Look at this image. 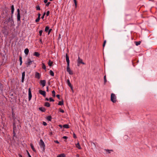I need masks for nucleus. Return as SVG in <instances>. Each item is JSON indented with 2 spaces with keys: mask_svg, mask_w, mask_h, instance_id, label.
<instances>
[{
  "mask_svg": "<svg viewBox=\"0 0 157 157\" xmlns=\"http://www.w3.org/2000/svg\"><path fill=\"white\" fill-rule=\"evenodd\" d=\"M13 126V137L12 138V140L14 142H16L18 141V138H17L16 136V133L17 132V126Z\"/></svg>",
  "mask_w": 157,
  "mask_h": 157,
  "instance_id": "nucleus-1",
  "label": "nucleus"
},
{
  "mask_svg": "<svg viewBox=\"0 0 157 157\" xmlns=\"http://www.w3.org/2000/svg\"><path fill=\"white\" fill-rule=\"evenodd\" d=\"M13 17H11V16L8 19H6L4 23L5 24H7L8 22H10L11 25H12L14 24V21L13 19Z\"/></svg>",
  "mask_w": 157,
  "mask_h": 157,
  "instance_id": "nucleus-2",
  "label": "nucleus"
},
{
  "mask_svg": "<svg viewBox=\"0 0 157 157\" xmlns=\"http://www.w3.org/2000/svg\"><path fill=\"white\" fill-rule=\"evenodd\" d=\"M13 121V126H17V127H18V125H20V124H21V122L20 121L19 118H18L17 119H16L15 120H13L12 121Z\"/></svg>",
  "mask_w": 157,
  "mask_h": 157,
  "instance_id": "nucleus-3",
  "label": "nucleus"
},
{
  "mask_svg": "<svg viewBox=\"0 0 157 157\" xmlns=\"http://www.w3.org/2000/svg\"><path fill=\"white\" fill-rule=\"evenodd\" d=\"M39 145L40 146V147L41 148H42V151H44L45 149V145L44 142L42 139H40V140Z\"/></svg>",
  "mask_w": 157,
  "mask_h": 157,
  "instance_id": "nucleus-4",
  "label": "nucleus"
},
{
  "mask_svg": "<svg viewBox=\"0 0 157 157\" xmlns=\"http://www.w3.org/2000/svg\"><path fill=\"white\" fill-rule=\"evenodd\" d=\"M111 101L113 103H115L116 102V97L114 94L112 93L111 94Z\"/></svg>",
  "mask_w": 157,
  "mask_h": 157,
  "instance_id": "nucleus-5",
  "label": "nucleus"
},
{
  "mask_svg": "<svg viewBox=\"0 0 157 157\" xmlns=\"http://www.w3.org/2000/svg\"><path fill=\"white\" fill-rule=\"evenodd\" d=\"M17 21L18 22H21V16L20 14V10L19 9H18L17 10Z\"/></svg>",
  "mask_w": 157,
  "mask_h": 157,
  "instance_id": "nucleus-6",
  "label": "nucleus"
},
{
  "mask_svg": "<svg viewBox=\"0 0 157 157\" xmlns=\"http://www.w3.org/2000/svg\"><path fill=\"white\" fill-rule=\"evenodd\" d=\"M81 64H85V63L83 62L82 59H80V57L78 56L77 59V66H80Z\"/></svg>",
  "mask_w": 157,
  "mask_h": 157,
  "instance_id": "nucleus-7",
  "label": "nucleus"
},
{
  "mask_svg": "<svg viewBox=\"0 0 157 157\" xmlns=\"http://www.w3.org/2000/svg\"><path fill=\"white\" fill-rule=\"evenodd\" d=\"M40 84L42 87H44L46 85V81L45 80H40Z\"/></svg>",
  "mask_w": 157,
  "mask_h": 157,
  "instance_id": "nucleus-8",
  "label": "nucleus"
},
{
  "mask_svg": "<svg viewBox=\"0 0 157 157\" xmlns=\"http://www.w3.org/2000/svg\"><path fill=\"white\" fill-rule=\"evenodd\" d=\"M67 71L70 75H72L73 74V71L71 70L69 65H67Z\"/></svg>",
  "mask_w": 157,
  "mask_h": 157,
  "instance_id": "nucleus-9",
  "label": "nucleus"
},
{
  "mask_svg": "<svg viewBox=\"0 0 157 157\" xmlns=\"http://www.w3.org/2000/svg\"><path fill=\"white\" fill-rule=\"evenodd\" d=\"M11 117V119L12 121L15 120L17 119L15 116V114L13 112V109H12Z\"/></svg>",
  "mask_w": 157,
  "mask_h": 157,
  "instance_id": "nucleus-10",
  "label": "nucleus"
},
{
  "mask_svg": "<svg viewBox=\"0 0 157 157\" xmlns=\"http://www.w3.org/2000/svg\"><path fill=\"white\" fill-rule=\"evenodd\" d=\"M29 100L30 101L31 99L32 95L31 93V89L29 88L28 89Z\"/></svg>",
  "mask_w": 157,
  "mask_h": 157,
  "instance_id": "nucleus-11",
  "label": "nucleus"
},
{
  "mask_svg": "<svg viewBox=\"0 0 157 157\" xmlns=\"http://www.w3.org/2000/svg\"><path fill=\"white\" fill-rule=\"evenodd\" d=\"M39 94L42 95L44 97H45L46 95V93L45 91L42 90H40L39 91Z\"/></svg>",
  "mask_w": 157,
  "mask_h": 157,
  "instance_id": "nucleus-12",
  "label": "nucleus"
},
{
  "mask_svg": "<svg viewBox=\"0 0 157 157\" xmlns=\"http://www.w3.org/2000/svg\"><path fill=\"white\" fill-rule=\"evenodd\" d=\"M66 61L67 63V65H70V60L69 59V57L67 53H66Z\"/></svg>",
  "mask_w": 157,
  "mask_h": 157,
  "instance_id": "nucleus-13",
  "label": "nucleus"
},
{
  "mask_svg": "<svg viewBox=\"0 0 157 157\" xmlns=\"http://www.w3.org/2000/svg\"><path fill=\"white\" fill-rule=\"evenodd\" d=\"M11 17H13V14L14 13V6L13 5H12L11 6Z\"/></svg>",
  "mask_w": 157,
  "mask_h": 157,
  "instance_id": "nucleus-14",
  "label": "nucleus"
},
{
  "mask_svg": "<svg viewBox=\"0 0 157 157\" xmlns=\"http://www.w3.org/2000/svg\"><path fill=\"white\" fill-rule=\"evenodd\" d=\"M41 75L40 74L37 72H36L35 73V78H37L38 79H39L40 78Z\"/></svg>",
  "mask_w": 157,
  "mask_h": 157,
  "instance_id": "nucleus-15",
  "label": "nucleus"
},
{
  "mask_svg": "<svg viewBox=\"0 0 157 157\" xmlns=\"http://www.w3.org/2000/svg\"><path fill=\"white\" fill-rule=\"evenodd\" d=\"M8 9L5 6L3 9V10L5 11V13H6V17H7L9 15L8 13Z\"/></svg>",
  "mask_w": 157,
  "mask_h": 157,
  "instance_id": "nucleus-16",
  "label": "nucleus"
},
{
  "mask_svg": "<svg viewBox=\"0 0 157 157\" xmlns=\"http://www.w3.org/2000/svg\"><path fill=\"white\" fill-rule=\"evenodd\" d=\"M30 146H31V147L33 151L35 152L36 153V149L34 148L33 144L32 143H31L30 144Z\"/></svg>",
  "mask_w": 157,
  "mask_h": 157,
  "instance_id": "nucleus-17",
  "label": "nucleus"
},
{
  "mask_svg": "<svg viewBox=\"0 0 157 157\" xmlns=\"http://www.w3.org/2000/svg\"><path fill=\"white\" fill-rule=\"evenodd\" d=\"M39 109L42 112H45L46 110L45 108L44 107H40L39 108Z\"/></svg>",
  "mask_w": 157,
  "mask_h": 157,
  "instance_id": "nucleus-18",
  "label": "nucleus"
},
{
  "mask_svg": "<svg viewBox=\"0 0 157 157\" xmlns=\"http://www.w3.org/2000/svg\"><path fill=\"white\" fill-rule=\"evenodd\" d=\"M2 33L3 34L6 35V36H7L8 34V32L6 29H4V30H3Z\"/></svg>",
  "mask_w": 157,
  "mask_h": 157,
  "instance_id": "nucleus-19",
  "label": "nucleus"
},
{
  "mask_svg": "<svg viewBox=\"0 0 157 157\" xmlns=\"http://www.w3.org/2000/svg\"><path fill=\"white\" fill-rule=\"evenodd\" d=\"M3 86L2 84L0 83V91L1 92H2L3 91Z\"/></svg>",
  "mask_w": 157,
  "mask_h": 157,
  "instance_id": "nucleus-20",
  "label": "nucleus"
},
{
  "mask_svg": "<svg viewBox=\"0 0 157 157\" xmlns=\"http://www.w3.org/2000/svg\"><path fill=\"white\" fill-rule=\"evenodd\" d=\"M64 104V101L63 99H62L61 101H59L58 103V105H62Z\"/></svg>",
  "mask_w": 157,
  "mask_h": 157,
  "instance_id": "nucleus-21",
  "label": "nucleus"
},
{
  "mask_svg": "<svg viewBox=\"0 0 157 157\" xmlns=\"http://www.w3.org/2000/svg\"><path fill=\"white\" fill-rule=\"evenodd\" d=\"M29 52V50L28 48H26L25 49L24 52L26 55L27 56L28 55Z\"/></svg>",
  "mask_w": 157,
  "mask_h": 157,
  "instance_id": "nucleus-22",
  "label": "nucleus"
},
{
  "mask_svg": "<svg viewBox=\"0 0 157 157\" xmlns=\"http://www.w3.org/2000/svg\"><path fill=\"white\" fill-rule=\"evenodd\" d=\"M75 146L76 147L78 148L79 149H81L82 148L81 147L80 144L79 142H78L77 144H75Z\"/></svg>",
  "mask_w": 157,
  "mask_h": 157,
  "instance_id": "nucleus-23",
  "label": "nucleus"
},
{
  "mask_svg": "<svg viewBox=\"0 0 157 157\" xmlns=\"http://www.w3.org/2000/svg\"><path fill=\"white\" fill-rule=\"evenodd\" d=\"M48 64L49 66L51 67L53 65V62L51 61L50 60H49L48 62Z\"/></svg>",
  "mask_w": 157,
  "mask_h": 157,
  "instance_id": "nucleus-24",
  "label": "nucleus"
},
{
  "mask_svg": "<svg viewBox=\"0 0 157 157\" xmlns=\"http://www.w3.org/2000/svg\"><path fill=\"white\" fill-rule=\"evenodd\" d=\"M44 106L48 107H50V104L48 102H45L44 104Z\"/></svg>",
  "mask_w": 157,
  "mask_h": 157,
  "instance_id": "nucleus-25",
  "label": "nucleus"
},
{
  "mask_svg": "<svg viewBox=\"0 0 157 157\" xmlns=\"http://www.w3.org/2000/svg\"><path fill=\"white\" fill-rule=\"evenodd\" d=\"M40 54L37 52H35L33 53V55L36 57H39L40 56Z\"/></svg>",
  "mask_w": 157,
  "mask_h": 157,
  "instance_id": "nucleus-26",
  "label": "nucleus"
},
{
  "mask_svg": "<svg viewBox=\"0 0 157 157\" xmlns=\"http://www.w3.org/2000/svg\"><path fill=\"white\" fill-rule=\"evenodd\" d=\"M42 68L44 70H45V71H46V66H45V64L42 62Z\"/></svg>",
  "mask_w": 157,
  "mask_h": 157,
  "instance_id": "nucleus-27",
  "label": "nucleus"
},
{
  "mask_svg": "<svg viewBox=\"0 0 157 157\" xmlns=\"http://www.w3.org/2000/svg\"><path fill=\"white\" fill-rule=\"evenodd\" d=\"M46 119L49 121H51L52 119V116H49L46 117Z\"/></svg>",
  "mask_w": 157,
  "mask_h": 157,
  "instance_id": "nucleus-28",
  "label": "nucleus"
},
{
  "mask_svg": "<svg viewBox=\"0 0 157 157\" xmlns=\"http://www.w3.org/2000/svg\"><path fill=\"white\" fill-rule=\"evenodd\" d=\"M19 61L20 62V66H21V65L22 63V57L21 56H19Z\"/></svg>",
  "mask_w": 157,
  "mask_h": 157,
  "instance_id": "nucleus-29",
  "label": "nucleus"
},
{
  "mask_svg": "<svg viewBox=\"0 0 157 157\" xmlns=\"http://www.w3.org/2000/svg\"><path fill=\"white\" fill-rule=\"evenodd\" d=\"M64 128H69V125L68 124H65L63 125V126Z\"/></svg>",
  "mask_w": 157,
  "mask_h": 157,
  "instance_id": "nucleus-30",
  "label": "nucleus"
},
{
  "mask_svg": "<svg viewBox=\"0 0 157 157\" xmlns=\"http://www.w3.org/2000/svg\"><path fill=\"white\" fill-rule=\"evenodd\" d=\"M57 157H66L64 153L59 155L57 156Z\"/></svg>",
  "mask_w": 157,
  "mask_h": 157,
  "instance_id": "nucleus-31",
  "label": "nucleus"
},
{
  "mask_svg": "<svg viewBox=\"0 0 157 157\" xmlns=\"http://www.w3.org/2000/svg\"><path fill=\"white\" fill-rule=\"evenodd\" d=\"M67 84L69 86H72L70 82V80L69 79H68L67 80Z\"/></svg>",
  "mask_w": 157,
  "mask_h": 157,
  "instance_id": "nucleus-32",
  "label": "nucleus"
},
{
  "mask_svg": "<svg viewBox=\"0 0 157 157\" xmlns=\"http://www.w3.org/2000/svg\"><path fill=\"white\" fill-rule=\"evenodd\" d=\"M32 63V62H28L27 63H26V67H28Z\"/></svg>",
  "mask_w": 157,
  "mask_h": 157,
  "instance_id": "nucleus-33",
  "label": "nucleus"
},
{
  "mask_svg": "<svg viewBox=\"0 0 157 157\" xmlns=\"http://www.w3.org/2000/svg\"><path fill=\"white\" fill-rule=\"evenodd\" d=\"M49 74L51 76H54V73L51 70H50L49 71Z\"/></svg>",
  "mask_w": 157,
  "mask_h": 157,
  "instance_id": "nucleus-34",
  "label": "nucleus"
},
{
  "mask_svg": "<svg viewBox=\"0 0 157 157\" xmlns=\"http://www.w3.org/2000/svg\"><path fill=\"white\" fill-rule=\"evenodd\" d=\"M141 41H135V43L136 46H138L141 43Z\"/></svg>",
  "mask_w": 157,
  "mask_h": 157,
  "instance_id": "nucleus-35",
  "label": "nucleus"
},
{
  "mask_svg": "<svg viewBox=\"0 0 157 157\" xmlns=\"http://www.w3.org/2000/svg\"><path fill=\"white\" fill-rule=\"evenodd\" d=\"M105 150L108 153H110L111 151L113 152V150L105 149Z\"/></svg>",
  "mask_w": 157,
  "mask_h": 157,
  "instance_id": "nucleus-36",
  "label": "nucleus"
},
{
  "mask_svg": "<svg viewBox=\"0 0 157 157\" xmlns=\"http://www.w3.org/2000/svg\"><path fill=\"white\" fill-rule=\"evenodd\" d=\"M49 27L48 26H47L45 27V29L44 31L45 32H47L48 30L49 29Z\"/></svg>",
  "mask_w": 157,
  "mask_h": 157,
  "instance_id": "nucleus-37",
  "label": "nucleus"
},
{
  "mask_svg": "<svg viewBox=\"0 0 157 157\" xmlns=\"http://www.w3.org/2000/svg\"><path fill=\"white\" fill-rule=\"evenodd\" d=\"M104 84L105 85L106 84V83L107 82V80L106 78V75H105L104 77Z\"/></svg>",
  "mask_w": 157,
  "mask_h": 157,
  "instance_id": "nucleus-38",
  "label": "nucleus"
},
{
  "mask_svg": "<svg viewBox=\"0 0 157 157\" xmlns=\"http://www.w3.org/2000/svg\"><path fill=\"white\" fill-rule=\"evenodd\" d=\"M73 1L74 2L75 7V8H77V2L76 0H73Z\"/></svg>",
  "mask_w": 157,
  "mask_h": 157,
  "instance_id": "nucleus-39",
  "label": "nucleus"
},
{
  "mask_svg": "<svg viewBox=\"0 0 157 157\" xmlns=\"http://www.w3.org/2000/svg\"><path fill=\"white\" fill-rule=\"evenodd\" d=\"M55 94H56L54 90H53L52 91V96L53 97H55V96H56Z\"/></svg>",
  "mask_w": 157,
  "mask_h": 157,
  "instance_id": "nucleus-40",
  "label": "nucleus"
},
{
  "mask_svg": "<svg viewBox=\"0 0 157 157\" xmlns=\"http://www.w3.org/2000/svg\"><path fill=\"white\" fill-rule=\"evenodd\" d=\"M36 10H40V6L39 5H37L36 6Z\"/></svg>",
  "mask_w": 157,
  "mask_h": 157,
  "instance_id": "nucleus-41",
  "label": "nucleus"
},
{
  "mask_svg": "<svg viewBox=\"0 0 157 157\" xmlns=\"http://www.w3.org/2000/svg\"><path fill=\"white\" fill-rule=\"evenodd\" d=\"M25 71L23 72L22 73V78H25Z\"/></svg>",
  "mask_w": 157,
  "mask_h": 157,
  "instance_id": "nucleus-42",
  "label": "nucleus"
},
{
  "mask_svg": "<svg viewBox=\"0 0 157 157\" xmlns=\"http://www.w3.org/2000/svg\"><path fill=\"white\" fill-rule=\"evenodd\" d=\"M40 17H38L35 20V22L36 23L38 22H39L40 19Z\"/></svg>",
  "mask_w": 157,
  "mask_h": 157,
  "instance_id": "nucleus-43",
  "label": "nucleus"
},
{
  "mask_svg": "<svg viewBox=\"0 0 157 157\" xmlns=\"http://www.w3.org/2000/svg\"><path fill=\"white\" fill-rule=\"evenodd\" d=\"M49 100L50 102L51 101H55L53 99L52 97H50L49 98Z\"/></svg>",
  "mask_w": 157,
  "mask_h": 157,
  "instance_id": "nucleus-44",
  "label": "nucleus"
},
{
  "mask_svg": "<svg viewBox=\"0 0 157 157\" xmlns=\"http://www.w3.org/2000/svg\"><path fill=\"white\" fill-rule=\"evenodd\" d=\"M43 30H40V31H39V35L40 36H42V33H43Z\"/></svg>",
  "mask_w": 157,
  "mask_h": 157,
  "instance_id": "nucleus-45",
  "label": "nucleus"
},
{
  "mask_svg": "<svg viewBox=\"0 0 157 157\" xmlns=\"http://www.w3.org/2000/svg\"><path fill=\"white\" fill-rule=\"evenodd\" d=\"M59 111H60V112H61L62 113H64V111L63 109H61L60 108H59Z\"/></svg>",
  "mask_w": 157,
  "mask_h": 157,
  "instance_id": "nucleus-46",
  "label": "nucleus"
},
{
  "mask_svg": "<svg viewBox=\"0 0 157 157\" xmlns=\"http://www.w3.org/2000/svg\"><path fill=\"white\" fill-rule=\"evenodd\" d=\"M51 3L50 2H48L45 5V6L46 7H48L49 6V5Z\"/></svg>",
  "mask_w": 157,
  "mask_h": 157,
  "instance_id": "nucleus-47",
  "label": "nucleus"
},
{
  "mask_svg": "<svg viewBox=\"0 0 157 157\" xmlns=\"http://www.w3.org/2000/svg\"><path fill=\"white\" fill-rule=\"evenodd\" d=\"M39 42L41 44H43V42L42 41V39L41 38H40Z\"/></svg>",
  "mask_w": 157,
  "mask_h": 157,
  "instance_id": "nucleus-48",
  "label": "nucleus"
},
{
  "mask_svg": "<svg viewBox=\"0 0 157 157\" xmlns=\"http://www.w3.org/2000/svg\"><path fill=\"white\" fill-rule=\"evenodd\" d=\"M45 14H46V13L45 12H44L43 13V15L41 17V18L42 19H44V16L45 15Z\"/></svg>",
  "mask_w": 157,
  "mask_h": 157,
  "instance_id": "nucleus-49",
  "label": "nucleus"
},
{
  "mask_svg": "<svg viewBox=\"0 0 157 157\" xmlns=\"http://www.w3.org/2000/svg\"><path fill=\"white\" fill-rule=\"evenodd\" d=\"M52 29H49L48 30V34H49L50 33H51V32L52 31Z\"/></svg>",
  "mask_w": 157,
  "mask_h": 157,
  "instance_id": "nucleus-50",
  "label": "nucleus"
},
{
  "mask_svg": "<svg viewBox=\"0 0 157 157\" xmlns=\"http://www.w3.org/2000/svg\"><path fill=\"white\" fill-rule=\"evenodd\" d=\"M49 13H50L49 11H47L46 13V16H49Z\"/></svg>",
  "mask_w": 157,
  "mask_h": 157,
  "instance_id": "nucleus-51",
  "label": "nucleus"
},
{
  "mask_svg": "<svg viewBox=\"0 0 157 157\" xmlns=\"http://www.w3.org/2000/svg\"><path fill=\"white\" fill-rule=\"evenodd\" d=\"M43 124L45 126H46L47 124V123L44 121H43Z\"/></svg>",
  "mask_w": 157,
  "mask_h": 157,
  "instance_id": "nucleus-52",
  "label": "nucleus"
},
{
  "mask_svg": "<svg viewBox=\"0 0 157 157\" xmlns=\"http://www.w3.org/2000/svg\"><path fill=\"white\" fill-rule=\"evenodd\" d=\"M56 97L57 98H58L60 100V96L59 94H57L56 95Z\"/></svg>",
  "mask_w": 157,
  "mask_h": 157,
  "instance_id": "nucleus-53",
  "label": "nucleus"
},
{
  "mask_svg": "<svg viewBox=\"0 0 157 157\" xmlns=\"http://www.w3.org/2000/svg\"><path fill=\"white\" fill-rule=\"evenodd\" d=\"M62 138L63 139H65V140H67V139H68V137L67 136H63L62 137Z\"/></svg>",
  "mask_w": 157,
  "mask_h": 157,
  "instance_id": "nucleus-54",
  "label": "nucleus"
},
{
  "mask_svg": "<svg viewBox=\"0 0 157 157\" xmlns=\"http://www.w3.org/2000/svg\"><path fill=\"white\" fill-rule=\"evenodd\" d=\"M73 138H74L75 139H76L77 138L76 135L74 133H73Z\"/></svg>",
  "mask_w": 157,
  "mask_h": 157,
  "instance_id": "nucleus-55",
  "label": "nucleus"
},
{
  "mask_svg": "<svg viewBox=\"0 0 157 157\" xmlns=\"http://www.w3.org/2000/svg\"><path fill=\"white\" fill-rule=\"evenodd\" d=\"M27 151V154L28 155V157H32L31 156V155H30L29 152Z\"/></svg>",
  "mask_w": 157,
  "mask_h": 157,
  "instance_id": "nucleus-56",
  "label": "nucleus"
},
{
  "mask_svg": "<svg viewBox=\"0 0 157 157\" xmlns=\"http://www.w3.org/2000/svg\"><path fill=\"white\" fill-rule=\"evenodd\" d=\"M54 142H55L57 144H59V142L57 140H54Z\"/></svg>",
  "mask_w": 157,
  "mask_h": 157,
  "instance_id": "nucleus-57",
  "label": "nucleus"
},
{
  "mask_svg": "<svg viewBox=\"0 0 157 157\" xmlns=\"http://www.w3.org/2000/svg\"><path fill=\"white\" fill-rule=\"evenodd\" d=\"M61 38V35L60 34H59V37H58V40H59L60 38Z\"/></svg>",
  "mask_w": 157,
  "mask_h": 157,
  "instance_id": "nucleus-58",
  "label": "nucleus"
},
{
  "mask_svg": "<svg viewBox=\"0 0 157 157\" xmlns=\"http://www.w3.org/2000/svg\"><path fill=\"white\" fill-rule=\"evenodd\" d=\"M70 87L71 90L73 92V87L72 86H70Z\"/></svg>",
  "mask_w": 157,
  "mask_h": 157,
  "instance_id": "nucleus-59",
  "label": "nucleus"
},
{
  "mask_svg": "<svg viewBox=\"0 0 157 157\" xmlns=\"http://www.w3.org/2000/svg\"><path fill=\"white\" fill-rule=\"evenodd\" d=\"M49 135L51 136H52L53 135V132L52 131L49 132Z\"/></svg>",
  "mask_w": 157,
  "mask_h": 157,
  "instance_id": "nucleus-60",
  "label": "nucleus"
},
{
  "mask_svg": "<svg viewBox=\"0 0 157 157\" xmlns=\"http://www.w3.org/2000/svg\"><path fill=\"white\" fill-rule=\"evenodd\" d=\"M48 86H47V87H46V89H47V90H46V91L47 92H49V89H48Z\"/></svg>",
  "mask_w": 157,
  "mask_h": 157,
  "instance_id": "nucleus-61",
  "label": "nucleus"
},
{
  "mask_svg": "<svg viewBox=\"0 0 157 157\" xmlns=\"http://www.w3.org/2000/svg\"><path fill=\"white\" fill-rule=\"evenodd\" d=\"M28 62H33V61H32L31 60V59H30L29 58H28Z\"/></svg>",
  "mask_w": 157,
  "mask_h": 157,
  "instance_id": "nucleus-62",
  "label": "nucleus"
},
{
  "mask_svg": "<svg viewBox=\"0 0 157 157\" xmlns=\"http://www.w3.org/2000/svg\"><path fill=\"white\" fill-rule=\"evenodd\" d=\"M48 0H44V3L46 4L48 2Z\"/></svg>",
  "mask_w": 157,
  "mask_h": 157,
  "instance_id": "nucleus-63",
  "label": "nucleus"
},
{
  "mask_svg": "<svg viewBox=\"0 0 157 157\" xmlns=\"http://www.w3.org/2000/svg\"><path fill=\"white\" fill-rule=\"evenodd\" d=\"M24 79L25 78H22L21 79V82L22 83H23L24 82Z\"/></svg>",
  "mask_w": 157,
  "mask_h": 157,
  "instance_id": "nucleus-64",
  "label": "nucleus"
}]
</instances>
